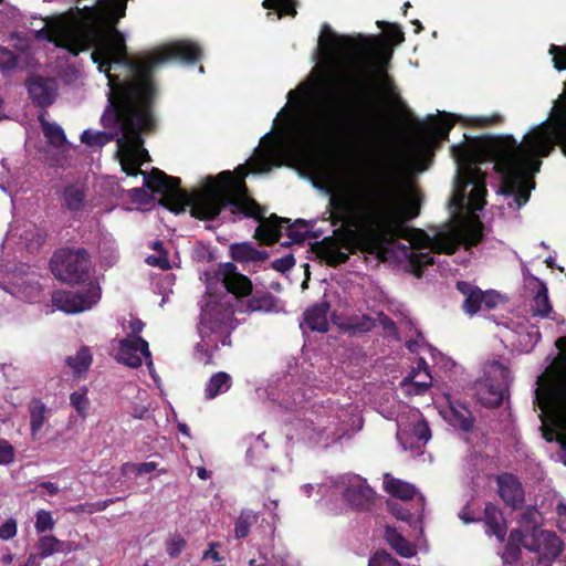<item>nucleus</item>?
Instances as JSON below:
<instances>
[{
	"mask_svg": "<svg viewBox=\"0 0 566 566\" xmlns=\"http://www.w3.org/2000/svg\"><path fill=\"white\" fill-rule=\"evenodd\" d=\"M377 24L386 30V39L338 35L327 23L323 24L318 50L326 69L337 71L329 80V88L347 103L345 108L324 111L302 126L295 136L300 147L316 150L336 137H375L380 129V95L405 107L392 76L384 65H376L377 55L384 64L391 59L392 45L402 43L405 33L396 23L378 21Z\"/></svg>",
	"mask_w": 566,
	"mask_h": 566,
	"instance_id": "f257e3e1",
	"label": "nucleus"
},
{
	"mask_svg": "<svg viewBox=\"0 0 566 566\" xmlns=\"http://www.w3.org/2000/svg\"><path fill=\"white\" fill-rule=\"evenodd\" d=\"M67 25L39 31L49 42L77 55L92 46V60L104 72L109 86L107 106L155 104L158 88L154 72L160 64L180 61L195 64L202 56L201 48L191 41H175L155 49L143 56L129 57L118 22L112 21L107 4L71 10Z\"/></svg>",
	"mask_w": 566,
	"mask_h": 566,
	"instance_id": "f03ea898",
	"label": "nucleus"
},
{
	"mask_svg": "<svg viewBox=\"0 0 566 566\" xmlns=\"http://www.w3.org/2000/svg\"><path fill=\"white\" fill-rule=\"evenodd\" d=\"M155 104L106 106L101 123L105 128H119L117 137L118 156L122 169L127 176H144V187L161 195L159 203L168 210L179 213L190 208V213L199 220H214L227 205L233 212L242 211L254 216L258 206L252 201H242L239 193L245 190L247 169L239 166L234 171L224 170L216 177H208L202 189L189 193L181 188L178 177L168 176L158 168L149 174L140 169V165L149 159L148 151L143 147V134L156 129L154 115Z\"/></svg>",
	"mask_w": 566,
	"mask_h": 566,
	"instance_id": "7ed1b4c3",
	"label": "nucleus"
},
{
	"mask_svg": "<svg viewBox=\"0 0 566 566\" xmlns=\"http://www.w3.org/2000/svg\"><path fill=\"white\" fill-rule=\"evenodd\" d=\"M338 219L356 228L355 242L361 252L384 259L387 247L407 237V222L420 213V200L399 202L392 197L343 192L331 199Z\"/></svg>",
	"mask_w": 566,
	"mask_h": 566,
	"instance_id": "20e7f679",
	"label": "nucleus"
},
{
	"mask_svg": "<svg viewBox=\"0 0 566 566\" xmlns=\"http://www.w3.org/2000/svg\"><path fill=\"white\" fill-rule=\"evenodd\" d=\"M557 145L543 125L537 126L518 143L512 135L484 138V151L502 176V193L513 196L517 208L524 206L535 186L532 176L539 171L541 158L547 157Z\"/></svg>",
	"mask_w": 566,
	"mask_h": 566,
	"instance_id": "39448f33",
	"label": "nucleus"
},
{
	"mask_svg": "<svg viewBox=\"0 0 566 566\" xmlns=\"http://www.w3.org/2000/svg\"><path fill=\"white\" fill-rule=\"evenodd\" d=\"M452 154L458 165V195L462 203L465 189L471 186L468 200L472 211L482 210L486 203L488 193L485 184V174L481 170V165L491 161L489 155L484 151V139L474 145L460 144L452 146Z\"/></svg>",
	"mask_w": 566,
	"mask_h": 566,
	"instance_id": "423d86ee",
	"label": "nucleus"
},
{
	"mask_svg": "<svg viewBox=\"0 0 566 566\" xmlns=\"http://www.w3.org/2000/svg\"><path fill=\"white\" fill-rule=\"evenodd\" d=\"M234 308L230 302L211 300L202 308L198 331L201 340L196 345L198 359L213 365V355L221 346H231Z\"/></svg>",
	"mask_w": 566,
	"mask_h": 566,
	"instance_id": "0eeeda50",
	"label": "nucleus"
},
{
	"mask_svg": "<svg viewBox=\"0 0 566 566\" xmlns=\"http://www.w3.org/2000/svg\"><path fill=\"white\" fill-rule=\"evenodd\" d=\"M242 201H252L258 207L254 209V216H247L242 211L233 212L232 206L227 205L226 208H230L232 214H243L247 218H253L259 221V226L255 229L254 238L258 239L262 244L273 245L279 242L282 234V224H289L286 228V235L294 243H303L308 235L307 227L308 223L303 219L295 220L294 223L290 224V219L279 217L275 213H272L270 217H265V209L260 206L253 198L249 196L248 187L245 186V190L242 193L238 195Z\"/></svg>",
	"mask_w": 566,
	"mask_h": 566,
	"instance_id": "6e6552de",
	"label": "nucleus"
},
{
	"mask_svg": "<svg viewBox=\"0 0 566 566\" xmlns=\"http://www.w3.org/2000/svg\"><path fill=\"white\" fill-rule=\"evenodd\" d=\"M54 276L69 284H78L88 280L92 262L86 249L62 248L50 260Z\"/></svg>",
	"mask_w": 566,
	"mask_h": 566,
	"instance_id": "1a4fd4ad",
	"label": "nucleus"
},
{
	"mask_svg": "<svg viewBox=\"0 0 566 566\" xmlns=\"http://www.w3.org/2000/svg\"><path fill=\"white\" fill-rule=\"evenodd\" d=\"M483 229V223L475 218L457 228L437 232L432 239V250L438 253L453 254L460 245L465 249L476 247L484 237Z\"/></svg>",
	"mask_w": 566,
	"mask_h": 566,
	"instance_id": "9d476101",
	"label": "nucleus"
},
{
	"mask_svg": "<svg viewBox=\"0 0 566 566\" xmlns=\"http://www.w3.org/2000/svg\"><path fill=\"white\" fill-rule=\"evenodd\" d=\"M101 298V289L97 284H88L75 291H56L52 295V303L67 314H76L92 308Z\"/></svg>",
	"mask_w": 566,
	"mask_h": 566,
	"instance_id": "9b49d317",
	"label": "nucleus"
},
{
	"mask_svg": "<svg viewBox=\"0 0 566 566\" xmlns=\"http://www.w3.org/2000/svg\"><path fill=\"white\" fill-rule=\"evenodd\" d=\"M493 376L486 379L484 387L479 391L482 405L488 408H497L502 405L509 392L512 381L510 369L499 361H494Z\"/></svg>",
	"mask_w": 566,
	"mask_h": 566,
	"instance_id": "f8f14e48",
	"label": "nucleus"
},
{
	"mask_svg": "<svg viewBox=\"0 0 566 566\" xmlns=\"http://www.w3.org/2000/svg\"><path fill=\"white\" fill-rule=\"evenodd\" d=\"M214 276L223 284L226 290L237 298L248 296L252 292L251 280L247 275L238 272L237 266L232 262L219 264Z\"/></svg>",
	"mask_w": 566,
	"mask_h": 566,
	"instance_id": "ddd939ff",
	"label": "nucleus"
},
{
	"mask_svg": "<svg viewBox=\"0 0 566 566\" xmlns=\"http://www.w3.org/2000/svg\"><path fill=\"white\" fill-rule=\"evenodd\" d=\"M150 358L149 345L143 337L123 338L119 340L116 360L130 368H138L143 364V358Z\"/></svg>",
	"mask_w": 566,
	"mask_h": 566,
	"instance_id": "4468645a",
	"label": "nucleus"
},
{
	"mask_svg": "<svg viewBox=\"0 0 566 566\" xmlns=\"http://www.w3.org/2000/svg\"><path fill=\"white\" fill-rule=\"evenodd\" d=\"M345 501L356 511H369L375 504L376 493L360 476L349 481L343 492Z\"/></svg>",
	"mask_w": 566,
	"mask_h": 566,
	"instance_id": "2eb2a0df",
	"label": "nucleus"
},
{
	"mask_svg": "<svg viewBox=\"0 0 566 566\" xmlns=\"http://www.w3.org/2000/svg\"><path fill=\"white\" fill-rule=\"evenodd\" d=\"M27 88L32 103L41 108L51 106L57 95V84L54 78L34 75L28 78Z\"/></svg>",
	"mask_w": 566,
	"mask_h": 566,
	"instance_id": "dca6fc26",
	"label": "nucleus"
},
{
	"mask_svg": "<svg viewBox=\"0 0 566 566\" xmlns=\"http://www.w3.org/2000/svg\"><path fill=\"white\" fill-rule=\"evenodd\" d=\"M499 495L513 510L522 507L524 503V489L518 479L512 473H502L496 476Z\"/></svg>",
	"mask_w": 566,
	"mask_h": 566,
	"instance_id": "f3484780",
	"label": "nucleus"
},
{
	"mask_svg": "<svg viewBox=\"0 0 566 566\" xmlns=\"http://www.w3.org/2000/svg\"><path fill=\"white\" fill-rule=\"evenodd\" d=\"M317 256L332 268H337L349 260V254L340 250L339 243L333 237H326L313 245Z\"/></svg>",
	"mask_w": 566,
	"mask_h": 566,
	"instance_id": "a211bd4d",
	"label": "nucleus"
},
{
	"mask_svg": "<svg viewBox=\"0 0 566 566\" xmlns=\"http://www.w3.org/2000/svg\"><path fill=\"white\" fill-rule=\"evenodd\" d=\"M522 547H525L530 552H537L539 549V544L535 537L531 545L525 544L523 532L520 528H513L509 534L505 545L503 554L504 563L513 564L517 562L522 556Z\"/></svg>",
	"mask_w": 566,
	"mask_h": 566,
	"instance_id": "6ab92c4d",
	"label": "nucleus"
},
{
	"mask_svg": "<svg viewBox=\"0 0 566 566\" xmlns=\"http://www.w3.org/2000/svg\"><path fill=\"white\" fill-rule=\"evenodd\" d=\"M28 411L30 416V436L33 441L42 437L44 424L50 418L51 410L39 398H33L29 402Z\"/></svg>",
	"mask_w": 566,
	"mask_h": 566,
	"instance_id": "aec40b11",
	"label": "nucleus"
},
{
	"mask_svg": "<svg viewBox=\"0 0 566 566\" xmlns=\"http://www.w3.org/2000/svg\"><path fill=\"white\" fill-rule=\"evenodd\" d=\"M483 522L486 526V533L494 535L500 543L505 541L507 534L506 521L502 511L491 502L485 504Z\"/></svg>",
	"mask_w": 566,
	"mask_h": 566,
	"instance_id": "412c9836",
	"label": "nucleus"
},
{
	"mask_svg": "<svg viewBox=\"0 0 566 566\" xmlns=\"http://www.w3.org/2000/svg\"><path fill=\"white\" fill-rule=\"evenodd\" d=\"M329 303L323 301L308 307L304 313V321L311 331L325 333L328 331Z\"/></svg>",
	"mask_w": 566,
	"mask_h": 566,
	"instance_id": "4be33fe9",
	"label": "nucleus"
},
{
	"mask_svg": "<svg viewBox=\"0 0 566 566\" xmlns=\"http://www.w3.org/2000/svg\"><path fill=\"white\" fill-rule=\"evenodd\" d=\"M457 289L465 297L463 311L471 316L476 314L483 305V291L465 281L457 282Z\"/></svg>",
	"mask_w": 566,
	"mask_h": 566,
	"instance_id": "5701e85b",
	"label": "nucleus"
},
{
	"mask_svg": "<svg viewBox=\"0 0 566 566\" xmlns=\"http://www.w3.org/2000/svg\"><path fill=\"white\" fill-rule=\"evenodd\" d=\"M230 256L237 262H262L269 254L264 250L255 249L250 242H241L230 245Z\"/></svg>",
	"mask_w": 566,
	"mask_h": 566,
	"instance_id": "b1692460",
	"label": "nucleus"
},
{
	"mask_svg": "<svg viewBox=\"0 0 566 566\" xmlns=\"http://www.w3.org/2000/svg\"><path fill=\"white\" fill-rule=\"evenodd\" d=\"M232 386V378L226 371L214 373L206 382L205 397L208 400L227 392Z\"/></svg>",
	"mask_w": 566,
	"mask_h": 566,
	"instance_id": "393cba45",
	"label": "nucleus"
},
{
	"mask_svg": "<svg viewBox=\"0 0 566 566\" xmlns=\"http://www.w3.org/2000/svg\"><path fill=\"white\" fill-rule=\"evenodd\" d=\"M385 539L401 557L408 558L416 554L413 546L395 527H386Z\"/></svg>",
	"mask_w": 566,
	"mask_h": 566,
	"instance_id": "a878e982",
	"label": "nucleus"
},
{
	"mask_svg": "<svg viewBox=\"0 0 566 566\" xmlns=\"http://www.w3.org/2000/svg\"><path fill=\"white\" fill-rule=\"evenodd\" d=\"M417 126L419 128V133L427 140H447L449 137V133L453 126V123L450 120H446L438 124H427L423 122H418Z\"/></svg>",
	"mask_w": 566,
	"mask_h": 566,
	"instance_id": "bb28decb",
	"label": "nucleus"
},
{
	"mask_svg": "<svg viewBox=\"0 0 566 566\" xmlns=\"http://www.w3.org/2000/svg\"><path fill=\"white\" fill-rule=\"evenodd\" d=\"M63 207L72 213L80 212L85 207L84 191L74 185H69L62 193Z\"/></svg>",
	"mask_w": 566,
	"mask_h": 566,
	"instance_id": "cd10ccee",
	"label": "nucleus"
},
{
	"mask_svg": "<svg viewBox=\"0 0 566 566\" xmlns=\"http://www.w3.org/2000/svg\"><path fill=\"white\" fill-rule=\"evenodd\" d=\"M39 120L42 133L49 145L54 148H62L66 144V136L63 128L55 123H50L43 116H40Z\"/></svg>",
	"mask_w": 566,
	"mask_h": 566,
	"instance_id": "c85d7f7f",
	"label": "nucleus"
},
{
	"mask_svg": "<svg viewBox=\"0 0 566 566\" xmlns=\"http://www.w3.org/2000/svg\"><path fill=\"white\" fill-rule=\"evenodd\" d=\"M114 132H96L91 129H85L81 134V142L90 147H102L109 142L116 140L117 137H120L119 128H114Z\"/></svg>",
	"mask_w": 566,
	"mask_h": 566,
	"instance_id": "c756f323",
	"label": "nucleus"
},
{
	"mask_svg": "<svg viewBox=\"0 0 566 566\" xmlns=\"http://www.w3.org/2000/svg\"><path fill=\"white\" fill-rule=\"evenodd\" d=\"M385 491L400 500H411L416 494V488L412 484L396 478H390L385 481Z\"/></svg>",
	"mask_w": 566,
	"mask_h": 566,
	"instance_id": "7c9ffc66",
	"label": "nucleus"
},
{
	"mask_svg": "<svg viewBox=\"0 0 566 566\" xmlns=\"http://www.w3.org/2000/svg\"><path fill=\"white\" fill-rule=\"evenodd\" d=\"M276 306L275 296L270 292H255L247 303L249 312L268 313Z\"/></svg>",
	"mask_w": 566,
	"mask_h": 566,
	"instance_id": "2f4dec72",
	"label": "nucleus"
},
{
	"mask_svg": "<svg viewBox=\"0 0 566 566\" xmlns=\"http://www.w3.org/2000/svg\"><path fill=\"white\" fill-rule=\"evenodd\" d=\"M259 520V513L244 509L234 523V537L245 538L250 534L251 526Z\"/></svg>",
	"mask_w": 566,
	"mask_h": 566,
	"instance_id": "473e14b6",
	"label": "nucleus"
},
{
	"mask_svg": "<svg viewBox=\"0 0 566 566\" xmlns=\"http://www.w3.org/2000/svg\"><path fill=\"white\" fill-rule=\"evenodd\" d=\"M64 545L65 543L57 539L54 535L41 536L38 541V554L35 555L38 558H46L54 553L63 551Z\"/></svg>",
	"mask_w": 566,
	"mask_h": 566,
	"instance_id": "72a5a7b5",
	"label": "nucleus"
},
{
	"mask_svg": "<svg viewBox=\"0 0 566 566\" xmlns=\"http://www.w3.org/2000/svg\"><path fill=\"white\" fill-rule=\"evenodd\" d=\"M552 311L547 287L542 283L533 298L532 312L536 316L547 317Z\"/></svg>",
	"mask_w": 566,
	"mask_h": 566,
	"instance_id": "f704fd0d",
	"label": "nucleus"
},
{
	"mask_svg": "<svg viewBox=\"0 0 566 566\" xmlns=\"http://www.w3.org/2000/svg\"><path fill=\"white\" fill-rule=\"evenodd\" d=\"M92 354L88 347H81L74 356H69L66 358V364L73 369V371L77 375L86 371L92 364Z\"/></svg>",
	"mask_w": 566,
	"mask_h": 566,
	"instance_id": "c9c22d12",
	"label": "nucleus"
},
{
	"mask_svg": "<svg viewBox=\"0 0 566 566\" xmlns=\"http://www.w3.org/2000/svg\"><path fill=\"white\" fill-rule=\"evenodd\" d=\"M409 265L411 268V272L417 276L421 277L423 275V270L428 265H432L434 263V258L430 252H416L410 251L407 255Z\"/></svg>",
	"mask_w": 566,
	"mask_h": 566,
	"instance_id": "e433bc0d",
	"label": "nucleus"
},
{
	"mask_svg": "<svg viewBox=\"0 0 566 566\" xmlns=\"http://www.w3.org/2000/svg\"><path fill=\"white\" fill-rule=\"evenodd\" d=\"M450 423L464 432H469L473 428L474 419L469 409L451 407Z\"/></svg>",
	"mask_w": 566,
	"mask_h": 566,
	"instance_id": "4c0bfd02",
	"label": "nucleus"
},
{
	"mask_svg": "<svg viewBox=\"0 0 566 566\" xmlns=\"http://www.w3.org/2000/svg\"><path fill=\"white\" fill-rule=\"evenodd\" d=\"M537 536L543 539L545 551L553 558L563 553L564 544L554 532L541 530Z\"/></svg>",
	"mask_w": 566,
	"mask_h": 566,
	"instance_id": "58836bf2",
	"label": "nucleus"
},
{
	"mask_svg": "<svg viewBox=\"0 0 566 566\" xmlns=\"http://www.w3.org/2000/svg\"><path fill=\"white\" fill-rule=\"evenodd\" d=\"M296 0H264L262 6L265 9L274 10L277 12V17L283 15L295 17L296 15Z\"/></svg>",
	"mask_w": 566,
	"mask_h": 566,
	"instance_id": "ea45409f",
	"label": "nucleus"
},
{
	"mask_svg": "<svg viewBox=\"0 0 566 566\" xmlns=\"http://www.w3.org/2000/svg\"><path fill=\"white\" fill-rule=\"evenodd\" d=\"M70 403L81 418H85L90 407L87 388L83 387L82 389L72 392L70 396Z\"/></svg>",
	"mask_w": 566,
	"mask_h": 566,
	"instance_id": "a19ab883",
	"label": "nucleus"
},
{
	"mask_svg": "<svg viewBox=\"0 0 566 566\" xmlns=\"http://www.w3.org/2000/svg\"><path fill=\"white\" fill-rule=\"evenodd\" d=\"M539 513L534 506H528L525 509V511L521 514L520 517V524L530 527L533 530V537H537V534L539 533L538 530V517Z\"/></svg>",
	"mask_w": 566,
	"mask_h": 566,
	"instance_id": "79ce46f5",
	"label": "nucleus"
},
{
	"mask_svg": "<svg viewBox=\"0 0 566 566\" xmlns=\"http://www.w3.org/2000/svg\"><path fill=\"white\" fill-rule=\"evenodd\" d=\"M374 326V319L367 315H363L361 317L350 319L347 325V331L353 334H364L371 331Z\"/></svg>",
	"mask_w": 566,
	"mask_h": 566,
	"instance_id": "37998d69",
	"label": "nucleus"
},
{
	"mask_svg": "<svg viewBox=\"0 0 566 566\" xmlns=\"http://www.w3.org/2000/svg\"><path fill=\"white\" fill-rule=\"evenodd\" d=\"M416 376H417L416 371H412L409 376H407L403 379L402 384L407 385L408 382H410L412 385V392L415 395H423L431 386L432 377L430 376L429 373H426L424 379L415 380Z\"/></svg>",
	"mask_w": 566,
	"mask_h": 566,
	"instance_id": "c03bdc74",
	"label": "nucleus"
},
{
	"mask_svg": "<svg viewBox=\"0 0 566 566\" xmlns=\"http://www.w3.org/2000/svg\"><path fill=\"white\" fill-rule=\"evenodd\" d=\"M368 566H401V563L388 552L380 549L369 557Z\"/></svg>",
	"mask_w": 566,
	"mask_h": 566,
	"instance_id": "a18cd8bd",
	"label": "nucleus"
},
{
	"mask_svg": "<svg viewBox=\"0 0 566 566\" xmlns=\"http://www.w3.org/2000/svg\"><path fill=\"white\" fill-rule=\"evenodd\" d=\"M157 468V463L155 462H144V463H130L126 462L122 465V473L124 475L128 473H134L135 475H143L155 471Z\"/></svg>",
	"mask_w": 566,
	"mask_h": 566,
	"instance_id": "49530a36",
	"label": "nucleus"
},
{
	"mask_svg": "<svg viewBox=\"0 0 566 566\" xmlns=\"http://www.w3.org/2000/svg\"><path fill=\"white\" fill-rule=\"evenodd\" d=\"M35 517H36V520H35L34 527L39 534H42V533L46 532L48 530L53 528L54 520L52 517L51 512L45 511V510H40L36 513Z\"/></svg>",
	"mask_w": 566,
	"mask_h": 566,
	"instance_id": "de8ad7c7",
	"label": "nucleus"
},
{
	"mask_svg": "<svg viewBox=\"0 0 566 566\" xmlns=\"http://www.w3.org/2000/svg\"><path fill=\"white\" fill-rule=\"evenodd\" d=\"M186 546V541L180 534H174L166 543V552L171 557H178Z\"/></svg>",
	"mask_w": 566,
	"mask_h": 566,
	"instance_id": "09e8293b",
	"label": "nucleus"
},
{
	"mask_svg": "<svg viewBox=\"0 0 566 566\" xmlns=\"http://www.w3.org/2000/svg\"><path fill=\"white\" fill-rule=\"evenodd\" d=\"M18 533V525L17 521L12 517L8 518L1 526H0V538L2 541H9L13 538Z\"/></svg>",
	"mask_w": 566,
	"mask_h": 566,
	"instance_id": "8fccbe9b",
	"label": "nucleus"
},
{
	"mask_svg": "<svg viewBox=\"0 0 566 566\" xmlns=\"http://www.w3.org/2000/svg\"><path fill=\"white\" fill-rule=\"evenodd\" d=\"M295 265V259L293 254H287L282 258L275 259L272 263V268L281 273L290 271Z\"/></svg>",
	"mask_w": 566,
	"mask_h": 566,
	"instance_id": "3c124183",
	"label": "nucleus"
},
{
	"mask_svg": "<svg viewBox=\"0 0 566 566\" xmlns=\"http://www.w3.org/2000/svg\"><path fill=\"white\" fill-rule=\"evenodd\" d=\"M14 460V449L4 439L0 440V464H9Z\"/></svg>",
	"mask_w": 566,
	"mask_h": 566,
	"instance_id": "603ef678",
	"label": "nucleus"
},
{
	"mask_svg": "<svg viewBox=\"0 0 566 566\" xmlns=\"http://www.w3.org/2000/svg\"><path fill=\"white\" fill-rule=\"evenodd\" d=\"M147 263L151 266H157L164 271L170 270L171 265L167 256V252L159 253L157 256L150 255L146 259Z\"/></svg>",
	"mask_w": 566,
	"mask_h": 566,
	"instance_id": "864d4df0",
	"label": "nucleus"
},
{
	"mask_svg": "<svg viewBox=\"0 0 566 566\" xmlns=\"http://www.w3.org/2000/svg\"><path fill=\"white\" fill-rule=\"evenodd\" d=\"M413 434L418 440L427 442L431 438V430L427 421L421 420L413 426Z\"/></svg>",
	"mask_w": 566,
	"mask_h": 566,
	"instance_id": "5fc2aeb1",
	"label": "nucleus"
},
{
	"mask_svg": "<svg viewBox=\"0 0 566 566\" xmlns=\"http://www.w3.org/2000/svg\"><path fill=\"white\" fill-rule=\"evenodd\" d=\"M252 165L254 166L255 171L268 172L271 170L272 161L268 155L261 154L254 158Z\"/></svg>",
	"mask_w": 566,
	"mask_h": 566,
	"instance_id": "6e6d98bb",
	"label": "nucleus"
},
{
	"mask_svg": "<svg viewBox=\"0 0 566 566\" xmlns=\"http://www.w3.org/2000/svg\"><path fill=\"white\" fill-rule=\"evenodd\" d=\"M478 126L486 127L491 125H497L503 122V117L499 114H493L491 116H480L474 119Z\"/></svg>",
	"mask_w": 566,
	"mask_h": 566,
	"instance_id": "4d7b16f0",
	"label": "nucleus"
},
{
	"mask_svg": "<svg viewBox=\"0 0 566 566\" xmlns=\"http://www.w3.org/2000/svg\"><path fill=\"white\" fill-rule=\"evenodd\" d=\"M390 511L392 515H395L398 520L409 522L412 517L411 512L408 509H405L398 504H391Z\"/></svg>",
	"mask_w": 566,
	"mask_h": 566,
	"instance_id": "13d9d810",
	"label": "nucleus"
},
{
	"mask_svg": "<svg viewBox=\"0 0 566 566\" xmlns=\"http://www.w3.org/2000/svg\"><path fill=\"white\" fill-rule=\"evenodd\" d=\"M145 327V323L139 319V318H134L129 322V329H130V333L128 334V337L127 338H136V337H140L139 334L143 332Z\"/></svg>",
	"mask_w": 566,
	"mask_h": 566,
	"instance_id": "bf43d9fd",
	"label": "nucleus"
},
{
	"mask_svg": "<svg viewBox=\"0 0 566 566\" xmlns=\"http://www.w3.org/2000/svg\"><path fill=\"white\" fill-rule=\"evenodd\" d=\"M220 546V543L218 542H210L209 548L203 552L202 558L208 559L211 558L214 562H221L223 557L216 551V548Z\"/></svg>",
	"mask_w": 566,
	"mask_h": 566,
	"instance_id": "052dcab7",
	"label": "nucleus"
},
{
	"mask_svg": "<svg viewBox=\"0 0 566 566\" xmlns=\"http://www.w3.org/2000/svg\"><path fill=\"white\" fill-rule=\"evenodd\" d=\"M556 513L558 515V521H557V525H558V528L562 531V532H566V503H558L557 507H556Z\"/></svg>",
	"mask_w": 566,
	"mask_h": 566,
	"instance_id": "680f3d73",
	"label": "nucleus"
},
{
	"mask_svg": "<svg viewBox=\"0 0 566 566\" xmlns=\"http://www.w3.org/2000/svg\"><path fill=\"white\" fill-rule=\"evenodd\" d=\"M499 295L492 291L483 292V305L488 310H492L497 304Z\"/></svg>",
	"mask_w": 566,
	"mask_h": 566,
	"instance_id": "e2e57ef3",
	"label": "nucleus"
},
{
	"mask_svg": "<svg viewBox=\"0 0 566 566\" xmlns=\"http://www.w3.org/2000/svg\"><path fill=\"white\" fill-rule=\"evenodd\" d=\"M380 324H381L382 328L389 333L397 332L396 323L389 316H387L385 314H381Z\"/></svg>",
	"mask_w": 566,
	"mask_h": 566,
	"instance_id": "0e129e2a",
	"label": "nucleus"
},
{
	"mask_svg": "<svg viewBox=\"0 0 566 566\" xmlns=\"http://www.w3.org/2000/svg\"><path fill=\"white\" fill-rule=\"evenodd\" d=\"M130 198L135 202H143L145 197H148L147 192L144 190V188H133L130 191Z\"/></svg>",
	"mask_w": 566,
	"mask_h": 566,
	"instance_id": "69168bd1",
	"label": "nucleus"
},
{
	"mask_svg": "<svg viewBox=\"0 0 566 566\" xmlns=\"http://www.w3.org/2000/svg\"><path fill=\"white\" fill-rule=\"evenodd\" d=\"M118 500H120V497H117V499H106V500H103V501H97L93 505H94L95 511H104L111 504L115 503V501H118Z\"/></svg>",
	"mask_w": 566,
	"mask_h": 566,
	"instance_id": "338daca9",
	"label": "nucleus"
},
{
	"mask_svg": "<svg viewBox=\"0 0 566 566\" xmlns=\"http://www.w3.org/2000/svg\"><path fill=\"white\" fill-rule=\"evenodd\" d=\"M40 488L44 489L48 491V493L53 496V495H56L60 491L57 484L53 483V482H42L40 483L39 485Z\"/></svg>",
	"mask_w": 566,
	"mask_h": 566,
	"instance_id": "774afa93",
	"label": "nucleus"
}]
</instances>
